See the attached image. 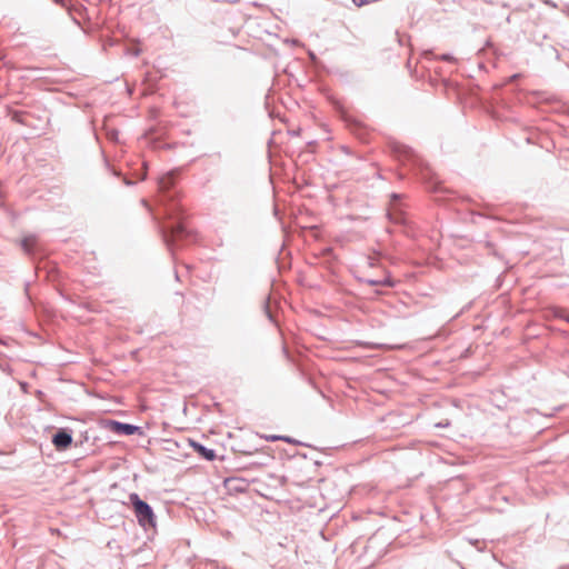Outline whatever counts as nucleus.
<instances>
[{
    "mask_svg": "<svg viewBox=\"0 0 569 569\" xmlns=\"http://www.w3.org/2000/svg\"><path fill=\"white\" fill-rule=\"evenodd\" d=\"M177 171L162 174L158 181L159 203L163 209L167 223L161 226L163 241L170 250L193 242L194 234L184 224V209L180 204V190L176 183Z\"/></svg>",
    "mask_w": 569,
    "mask_h": 569,
    "instance_id": "1",
    "label": "nucleus"
},
{
    "mask_svg": "<svg viewBox=\"0 0 569 569\" xmlns=\"http://www.w3.org/2000/svg\"><path fill=\"white\" fill-rule=\"evenodd\" d=\"M393 156L405 166H409L421 181L432 191L438 190V180L429 164L410 147L395 143L392 146Z\"/></svg>",
    "mask_w": 569,
    "mask_h": 569,
    "instance_id": "2",
    "label": "nucleus"
},
{
    "mask_svg": "<svg viewBox=\"0 0 569 569\" xmlns=\"http://www.w3.org/2000/svg\"><path fill=\"white\" fill-rule=\"evenodd\" d=\"M133 505V510L140 526L153 528L156 526L154 515L148 503L140 500L138 495L133 493L130 497Z\"/></svg>",
    "mask_w": 569,
    "mask_h": 569,
    "instance_id": "3",
    "label": "nucleus"
},
{
    "mask_svg": "<svg viewBox=\"0 0 569 569\" xmlns=\"http://www.w3.org/2000/svg\"><path fill=\"white\" fill-rule=\"evenodd\" d=\"M52 443L58 450H66L71 446L72 437L66 430H60L53 436Z\"/></svg>",
    "mask_w": 569,
    "mask_h": 569,
    "instance_id": "4",
    "label": "nucleus"
},
{
    "mask_svg": "<svg viewBox=\"0 0 569 569\" xmlns=\"http://www.w3.org/2000/svg\"><path fill=\"white\" fill-rule=\"evenodd\" d=\"M110 429L113 432L123 433V435H128V436L134 435L139 430V428L136 426L122 423V422H118V421H112L110 423Z\"/></svg>",
    "mask_w": 569,
    "mask_h": 569,
    "instance_id": "5",
    "label": "nucleus"
},
{
    "mask_svg": "<svg viewBox=\"0 0 569 569\" xmlns=\"http://www.w3.org/2000/svg\"><path fill=\"white\" fill-rule=\"evenodd\" d=\"M190 446L193 448V450L199 455L201 456L203 459L208 460V461H212L214 460L216 458V452L214 450L212 449H208L206 448L204 446L193 441V440H190L189 441Z\"/></svg>",
    "mask_w": 569,
    "mask_h": 569,
    "instance_id": "6",
    "label": "nucleus"
},
{
    "mask_svg": "<svg viewBox=\"0 0 569 569\" xmlns=\"http://www.w3.org/2000/svg\"><path fill=\"white\" fill-rule=\"evenodd\" d=\"M388 217L391 222L397 224L408 226L409 223L406 214L402 211L390 212Z\"/></svg>",
    "mask_w": 569,
    "mask_h": 569,
    "instance_id": "7",
    "label": "nucleus"
},
{
    "mask_svg": "<svg viewBox=\"0 0 569 569\" xmlns=\"http://www.w3.org/2000/svg\"><path fill=\"white\" fill-rule=\"evenodd\" d=\"M366 283H368L369 286H385V287H393L395 286V281L389 276L385 277L382 279H367Z\"/></svg>",
    "mask_w": 569,
    "mask_h": 569,
    "instance_id": "8",
    "label": "nucleus"
},
{
    "mask_svg": "<svg viewBox=\"0 0 569 569\" xmlns=\"http://www.w3.org/2000/svg\"><path fill=\"white\" fill-rule=\"evenodd\" d=\"M34 244H36V239L33 237H26L21 240V248L28 254H33Z\"/></svg>",
    "mask_w": 569,
    "mask_h": 569,
    "instance_id": "9",
    "label": "nucleus"
},
{
    "mask_svg": "<svg viewBox=\"0 0 569 569\" xmlns=\"http://www.w3.org/2000/svg\"><path fill=\"white\" fill-rule=\"evenodd\" d=\"M10 116H11L12 121L20 123V124H24L26 112H23L21 110H12L10 112Z\"/></svg>",
    "mask_w": 569,
    "mask_h": 569,
    "instance_id": "10",
    "label": "nucleus"
},
{
    "mask_svg": "<svg viewBox=\"0 0 569 569\" xmlns=\"http://www.w3.org/2000/svg\"><path fill=\"white\" fill-rule=\"evenodd\" d=\"M551 311H552L553 317H556V318L565 319V317H566V315H565V310H563V309H561V308H557V307H556V308H553Z\"/></svg>",
    "mask_w": 569,
    "mask_h": 569,
    "instance_id": "11",
    "label": "nucleus"
},
{
    "mask_svg": "<svg viewBox=\"0 0 569 569\" xmlns=\"http://www.w3.org/2000/svg\"><path fill=\"white\" fill-rule=\"evenodd\" d=\"M264 312H266L268 319L270 321H273V315H272V312L270 310V307H269V298H267L266 301H264Z\"/></svg>",
    "mask_w": 569,
    "mask_h": 569,
    "instance_id": "12",
    "label": "nucleus"
},
{
    "mask_svg": "<svg viewBox=\"0 0 569 569\" xmlns=\"http://www.w3.org/2000/svg\"><path fill=\"white\" fill-rule=\"evenodd\" d=\"M440 60L447 61V62H455L456 58L450 53H443L439 57Z\"/></svg>",
    "mask_w": 569,
    "mask_h": 569,
    "instance_id": "13",
    "label": "nucleus"
},
{
    "mask_svg": "<svg viewBox=\"0 0 569 569\" xmlns=\"http://www.w3.org/2000/svg\"><path fill=\"white\" fill-rule=\"evenodd\" d=\"M109 139L111 140H117L118 139V131L117 130H111L109 133Z\"/></svg>",
    "mask_w": 569,
    "mask_h": 569,
    "instance_id": "14",
    "label": "nucleus"
},
{
    "mask_svg": "<svg viewBox=\"0 0 569 569\" xmlns=\"http://www.w3.org/2000/svg\"><path fill=\"white\" fill-rule=\"evenodd\" d=\"M53 1H54V3L60 4V6L64 7V8H67L68 10H70V9L68 8V2H67V0H53Z\"/></svg>",
    "mask_w": 569,
    "mask_h": 569,
    "instance_id": "15",
    "label": "nucleus"
},
{
    "mask_svg": "<svg viewBox=\"0 0 569 569\" xmlns=\"http://www.w3.org/2000/svg\"><path fill=\"white\" fill-rule=\"evenodd\" d=\"M143 166H144V171H143V173L140 177V180H144L146 177H147V163L144 162Z\"/></svg>",
    "mask_w": 569,
    "mask_h": 569,
    "instance_id": "16",
    "label": "nucleus"
},
{
    "mask_svg": "<svg viewBox=\"0 0 569 569\" xmlns=\"http://www.w3.org/2000/svg\"><path fill=\"white\" fill-rule=\"evenodd\" d=\"M123 182H124V184H127V186H133V184H134V182H133V181H131V180H130V179H128V178H124Z\"/></svg>",
    "mask_w": 569,
    "mask_h": 569,
    "instance_id": "17",
    "label": "nucleus"
},
{
    "mask_svg": "<svg viewBox=\"0 0 569 569\" xmlns=\"http://www.w3.org/2000/svg\"><path fill=\"white\" fill-rule=\"evenodd\" d=\"M137 353H138V350H132V351H130V356H131V357L137 356Z\"/></svg>",
    "mask_w": 569,
    "mask_h": 569,
    "instance_id": "18",
    "label": "nucleus"
},
{
    "mask_svg": "<svg viewBox=\"0 0 569 569\" xmlns=\"http://www.w3.org/2000/svg\"><path fill=\"white\" fill-rule=\"evenodd\" d=\"M139 53H140V51L136 50L132 54L137 57V56H139Z\"/></svg>",
    "mask_w": 569,
    "mask_h": 569,
    "instance_id": "19",
    "label": "nucleus"
},
{
    "mask_svg": "<svg viewBox=\"0 0 569 569\" xmlns=\"http://www.w3.org/2000/svg\"><path fill=\"white\" fill-rule=\"evenodd\" d=\"M392 198L398 199V198H399V194L393 193V194H392Z\"/></svg>",
    "mask_w": 569,
    "mask_h": 569,
    "instance_id": "20",
    "label": "nucleus"
},
{
    "mask_svg": "<svg viewBox=\"0 0 569 569\" xmlns=\"http://www.w3.org/2000/svg\"><path fill=\"white\" fill-rule=\"evenodd\" d=\"M141 202H142L143 206H146V207L148 206V203H147V201L144 199L141 200Z\"/></svg>",
    "mask_w": 569,
    "mask_h": 569,
    "instance_id": "21",
    "label": "nucleus"
},
{
    "mask_svg": "<svg viewBox=\"0 0 569 569\" xmlns=\"http://www.w3.org/2000/svg\"><path fill=\"white\" fill-rule=\"evenodd\" d=\"M283 352H284V356H286V357H289V356H290V355L287 352V350H286V349H283Z\"/></svg>",
    "mask_w": 569,
    "mask_h": 569,
    "instance_id": "22",
    "label": "nucleus"
},
{
    "mask_svg": "<svg viewBox=\"0 0 569 569\" xmlns=\"http://www.w3.org/2000/svg\"><path fill=\"white\" fill-rule=\"evenodd\" d=\"M174 276H176V279L179 280V274L177 271L174 272Z\"/></svg>",
    "mask_w": 569,
    "mask_h": 569,
    "instance_id": "23",
    "label": "nucleus"
},
{
    "mask_svg": "<svg viewBox=\"0 0 569 569\" xmlns=\"http://www.w3.org/2000/svg\"><path fill=\"white\" fill-rule=\"evenodd\" d=\"M565 320L569 322V316L566 315Z\"/></svg>",
    "mask_w": 569,
    "mask_h": 569,
    "instance_id": "24",
    "label": "nucleus"
},
{
    "mask_svg": "<svg viewBox=\"0 0 569 569\" xmlns=\"http://www.w3.org/2000/svg\"><path fill=\"white\" fill-rule=\"evenodd\" d=\"M0 356H4V355L0 352Z\"/></svg>",
    "mask_w": 569,
    "mask_h": 569,
    "instance_id": "25",
    "label": "nucleus"
}]
</instances>
